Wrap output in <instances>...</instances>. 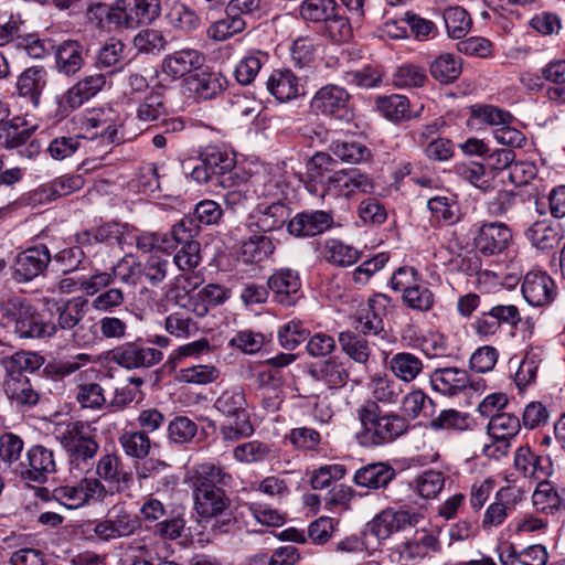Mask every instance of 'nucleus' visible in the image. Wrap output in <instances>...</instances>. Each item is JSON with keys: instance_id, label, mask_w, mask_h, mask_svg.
<instances>
[{"instance_id": "1", "label": "nucleus", "mask_w": 565, "mask_h": 565, "mask_svg": "<svg viewBox=\"0 0 565 565\" xmlns=\"http://www.w3.org/2000/svg\"><path fill=\"white\" fill-rule=\"evenodd\" d=\"M125 44L121 40L110 38L97 51L95 66L105 73L86 75L63 94L55 97V117L66 118L73 111L82 107L90 98L102 92L109 77L121 70L125 60Z\"/></svg>"}, {"instance_id": "2", "label": "nucleus", "mask_w": 565, "mask_h": 565, "mask_svg": "<svg viewBox=\"0 0 565 565\" xmlns=\"http://www.w3.org/2000/svg\"><path fill=\"white\" fill-rule=\"evenodd\" d=\"M362 429L356 438L364 447L390 444L405 435L409 422L399 413L384 412L375 402H364L356 411Z\"/></svg>"}, {"instance_id": "3", "label": "nucleus", "mask_w": 565, "mask_h": 565, "mask_svg": "<svg viewBox=\"0 0 565 565\" xmlns=\"http://www.w3.org/2000/svg\"><path fill=\"white\" fill-rule=\"evenodd\" d=\"M198 161L189 175L199 184L232 189L248 181V173L236 166L235 157L217 147H207L200 153Z\"/></svg>"}, {"instance_id": "4", "label": "nucleus", "mask_w": 565, "mask_h": 565, "mask_svg": "<svg viewBox=\"0 0 565 565\" xmlns=\"http://www.w3.org/2000/svg\"><path fill=\"white\" fill-rule=\"evenodd\" d=\"M233 477L223 467L202 462L193 467L191 483L198 514L220 512L231 503L224 488L230 487Z\"/></svg>"}, {"instance_id": "5", "label": "nucleus", "mask_w": 565, "mask_h": 565, "mask_svg": "<svg viewBox=\"0 0 565 565\" xmlns=\"http://www.w3.org/2000/svg\"><path fill=\"white\" fill-rule=\"evenodd\" d=\"M55 436L67 455L71 471L89 470L99 450L96 429L83 420L68 422L55 430Z\"/></svg>"}, {"instance_id": "6", "label": "nucleus", "mask_w": 565, "mask_h": 565, "mask_svg": "<svg viewBox=\"0 0 565 565\" xmlns=\"http://www.w3.org/2000/svg\"><path fill=\"white\" fill-rule=\"evenodd\" d=\"M141 519L127 505L126 502L114 504L104 520L94 524L93 532L104 541L128 537L140 531Z\"/></svg>"}, {"instance_id": "7", "label": "nucleus", "mask_w": 565, "mask_h": 565, "mask_svg": "<svg viewBox=\"0 0 565 565\" xmlns=\"http://www.w3.org/2000/svg\"><path fill=\"white\" fill-rule=\"evenodd\" d=\"M350 99L351 96L347 89L339 85L328 84L315 93L309 107L316 115L349 124L354 119Z\"/></svg>"}, {"instance_id": "8", "label": "nucleus", "mask_w": 565, "mask_h": 565, "mask_svg": "<svg viewBox=\"0 0 565 565\" xmlns=\"http://www.w3.org/2000/svg\"><path fill=\"white\" fill-rule=\"evenodd\" d=\"M374 183L369 174L359 169H342L332 172L323 180V192L320 196L351 199L358 194L371 193Z\"/></svg>"}, {"instance_id": "9", "label": "nucleus", "mask_w": 565, "mask_h": 565, "mask_svg": "<svg viewBox=\"0 0 565 565\" xmlns=\"http://www.w3.org/2000/svg\"><path fill=\"white\" fill-rule=\"evenodd\" d=\"M107 489L103 482L95 478H83L75 484H65L55 488L52 491V499L73 510L81 508L90 500L104 499Z\"/></svg>"}, {"instance_id": "10", "label": "nucleus", "mask_w": 565, "mask_h": 565, "mask_svg": "<svg viewBox=\"0 0 565 565\" xmlns=\"http://www.w3.org/2000/svg\"><path fill=\"white\" fill-rule=\"evenodd\" d=\"M111 362L127 370L149 369L163 359V353L146 347L141 340L124 343L109 351Z\"/></svg>"}, {"instance_id": "11", "label": "nucleus", "mask_w": 565, "mask_h": 565, "mask_svg": "<svg viewBox=\"0 0 565 565\" xmlns=\"http://www.w3.org/2000/svg\"><path fill=\"white\" fill-rule=\"evenodd\" d=\"M13 471L25 481L44 483L56 472L54 451L42 445H33L26 450V463H17Z\"/></svg>"}, {"instance_id": "12", "label": "nucleus", "mask_w": 565, "mask_h": 565, "mask_svg": "<svg viewBox=\"0 0 565 565\" xmlns=\"http://www.w3.org/2000/svg\"><path fill=\"white\" fill-rule=\"evenodd\" d=\"M290 210L278 200L271 203H258L248 214L246 226L252 233H270L284 227L289 218Z\"/></svg>"}, {"instance_id": "13", "label": "nucleus", "mask_w": 565, "mask_h": 565, "mask_svg": "<svg viewBox=\"0 0 565 565\" xmlns=\"http://www.w3.org/2000/svg\"><path fill=\"white\" fill-rule=\"evenodd\" d=\"M522 295L532 307H548L558 297L555 280L544 270H532L525 274L521 286Z\"/></svg>"}, {"instance_id": "14", "label": "nucleus", "mask_w": 565, "mask_h": 565, "mask_svg": "<svg viewBox=\"0 0 565 565\" xmlns=\"http://www.w3.org/2000/svg\"><path fill=\"white\" fill-rule=\"evenodd\" d=\"M512 231L502 222H484L473 234V246L483 256L503 253L512 243Z\"/></svg>"}, {"instance_id": "15", "label": "nucleus", "mask_w": 565, "mask_h": 565, "mask_svg": "<svg viewBox=\"0 0 565 565\" xmlns=\"http://www.w3.org/2000/svg\"><path fill=\"white\" fill-rule=\"evenodd\" d=\"M487 429L493 443L484 446V454L487 456L507 455L511 447V439L521 429V420L510 413L498 414L489 420Z\"/></svg>"}, {"instance_id": "16", "label": "nucleus", "mask_w": 565, "mask_h": 565, "mask_svg": "<svg viewBox=\"0 0 565 565\" xmlns=\"http://www.w3.org/2000/svg\"><path fill=\"white\" fill-rule=\"evenodd\" d=\"M390 298L379 294L370 298L352 317L353 328L363 335H376L384 330L383 318L387 313Z\"/></svg>"}, {"instance_id": "17", "label": "nucleus", "mask_w": 565, "mask_h": 565, "mask_svg": "<svg viewBox=\"0 0 565 565\" xmlns=\"http://www.w3.org/2000/svg\"><path fill=\"white\" fill-rule=\"evenodd\" d=\"M118 28H138L150 24L160 14V0H118Z\"/></svg>"}, {"instance_id": "18", "label": "nucleus", "mask_w": 565, "mask_h": 565, "mask_svg": "<svg viewBox=\"0 0 565 565\" xmlns=\"http://www.w3.org/2000/svg\"><path fill=\"white\" fill-rule=\"evenodd\" d=\"M419 520L418 513L408 510L385 509L367 524V531L379 540H385L407 526H415Z\"/></svg>"}, {"instance_id": "19", "label": "nucleus", "mask_w": 565, "mask_h": 565, "mask_svg": "<svg viewBox=\"0 0 565 565\" xmlns=\"http://www.w3.org/2000/svg\"><path fill=\"white\" fill-rule=\"evenodd\" d=\"M267 286L274 301L282 306H294L301 297L299 274L290 268L275 270L267 279Z\"/></svg>"}, {"instance_id": "20", "label": "nucleus", "mask_w": 565, "mask_h": 565, "mask_svg": "<svg viewBox=\"0 0 565 565\" xmlns=\"http://www.w3.org/2000/svg\"><path fill=\"white\" fill-rule=\"evenodd\" d=\"M96 476L100 482L114 486L121 493L129 490L134 483L132 469L122 463L117 454H104L96 462Z\"/></svg>"}, {"instance_id": "21", "label": "nucleus", "mask_w": 565, "mask_h": 565, "mask_svg": "<svg viewBox=\"0 0 565 565\" xmlns=\"http://www.w3.org/2000/svg\"><path fill=\"white\" fill-rule=\"evenodd\" d=\"M429 384L434 392L454 397L468 388L470 375L467 370L457 366L437 367L429 374Z\"/></svg>"}, {"instance_id": "22", "label": "nucleus", "mask_w": 565, "mask_h": 565, "mask_svg": "<svg viewBox=\"0 0 565 565\" xmlns=\"http://www.w3.org/2000/svg\"><path fill=\"white\" fill-rule=\"evenodd\" d=\"M204 62L202 52L186 47L168 54L162 61V72L172 79H180L194 74Z\"/></svg>"}, {"instance_id": "23", "label": "nucleus", "mask_w": 565, "mask_h": 565, "mask_svg": "<svg viewBox=\"0 0 565 565\" xmlns=\"http://www.w3.org/2000/svg\"><path fill=\"white\" fill-rule=\"evenodd\" d=\"M52 257L45 245L33 246L21 252L14 264L18 280L29 281L41 275L49 266Z\"/></svg>"}, {"instance_id": "24", "label": "nucleus", "mask_w": 565, "mask_h": 565, "mask_svg": "<svg viewBox=\"0 0 565 565\" xmlns=\"http://www.w3.org/2000/svg\"><path fill=\"white\" fill-rule=\"evenodd\" d=\"M522 492L513 487H503L497 494L495 500L486 510L481 525L483 530L498 527L504 523L509 512L514 509L518 501L521 500Z\"/></svg>"}, {"instance_id": "25", "label": "nucleus", "mask_w": 565, "mask_h": 565, "mask_svg": "<svg viewBox=\"0 0 565 565\" xmlns=\"http://www.w3.org/2000/svg\"><path fill=\"white\" fill-rule=\"evenodd\" d=\"M267 90L279 102H290L305 95L301 79L289 68H276L267 78Z\"/></svg>"}, {"instance_id": "26", "label": "nucleus", "mask_w": 565, "mask_h": 565, "mask_svg": "<svg viewBox=\"0 0 565 565\" xmlns=\"http://www.w3.org/2000/svg\"><path fill=\"white\" fill-rule=\"evenodd\" d=\"M333 224V216L326 211L301 212L292 217L287 230L296 237H310L322 234Z\"/></svg>"}, {"instance_id": "27", "label": "nucleus", "mask_w": 565, "mask_h": 565, "mask_svg": "<svg viewBox=\"0 0 565 565\" xmlns=\"http://www.w3.org/2000/svg\"><path fill=\"white\" fill-rule=\"evenodd\" d=\"M128 224L108 222L96 227L81 231L76 234V243L81 246L89 247L95 244H122L128 231Z\"/></svg>"}, {"instance_id": "28", "label": "nucleus", "mask_w": 565, "mask_h": 565, "mask_svg": "<svg viewBox=\"0 0 565 565\" xmlns=\"http://www.w3.org/2000/svg\"><path fill=\"white\" fill-rule=\"evenodd\" d=\"M55 68L64 76L76 75L85 65L84 46L76 40H66L55 47Z\"/></svg>"}, {"instance_id": "29", "label": "nucleus", "mask_w": 565, "mask_h": 565, "mask_svg": "<svg viewBox=\"0 0 565 565\" xmlns=\"http://www.w3.org/2000/svg\"><path fill=\"white\" fill-rule=\"evenodd\" d=\"M276 250L273 237L264 233H253L241 244L238 256L246 265H256L269 259Z\"/></svg>"}, {"instance_id": "30", "label": "nucleus", "mask_w": 565, "mask_h": 565, "mask_svg": "<svg viewBox=\"0 0 565 565\" xmlns=\"http://www.w3.org/2000/svg\"><path fill=\"white\" fill-rule=\"evenodd\" d=\"M309 374L315 381L322 382L330 390L343 387L349 380L345 363L333 356L311 365Z\"/></svg>"}, {"instance_id": "31", "label": "nucleus", "mask_w": 565, "mask_h": 565, "mask_svg": "<svg viewBox=\"0 0 565 565\" xmlns=\"http://www.w3.org/2000/svg\"><path fill=\"white\" fill-rule=\"evenodd\" d=\"M395 477V469L387 462H373L358 469L353 481L359 487L379 490L385 489Z\"/></svg>"}, {"instance_id": "32", "label": "nucleus", "mask_w": 565, "mask_h": 565, "mask_svg": "<svg viewBox=\"0 0 565 565\" xmlns=\"http://www.w3.org/2000/svg\"><path fill=\"white\" fill-rule=\"evenodd\" d=\"M3 390L6 396L17 407H32L40 399L39 393L26 375L6 374Z\"/></svg>"}, {"instance_id": "33", "label": "nucleus", "mask_w": 565, "mask_h": 565, "mask_svg": "<svg viewBox=\"0 0 565 565\" xmlns=\"http://www.w3.org/2000/svg\"><path fill=\"white\" fill-rule=\"evenodd\" d=\"M95 370H85L78 374L75 399L82 408L99 411L106 404L105 390L92 381Z\"/></svg>"}, {"instance_id": "34", "label": "nucleus", "mask_w": 565, "mask_h": 565, "mask_svg": "<svg viewBox=\"0 0 565 565\" xmlns=\"http://www.w3.org/2000/svg\"><path fill=\"white\" fill-rule=\"evenodd\" d=\"M46 84V70L42 66H32L21 73L17 82V89L19 95L28 98L33 107H39Z\"/></svg>"}, {"instance_id": "35", "label": "nucleus", "mask_w": 565, "mask_h": 565, "mask_svg": "<svg viewBox=\"0 0 565 565\" xmlns=\"http://www.w3.org/2000/svg\"><path fill=\"white\" fill-rule=\"evenodd\" d=\"M386 363L391 373L404 383L414 382L424 372L422 358L408 351L392 354Z\"/></svg>"}, {"instance_id": "36", "label": "nucleus", "mask_w": 565, "mask_h": 565, "mask_svg": "<svg viewBox=\"0 0 565 565\" xmlns=\"http://www.w3.org/2000/svg\"><path fill=\"white\" fill-rule=\"evenodd\" d=\"M224 77L220 73L201 71L185 77L188 89L202 100L216 97L224 88Z\"/></svg>"}, {"instance_id": "37", "label": "nucleus", "mask_w": 565, "mask_h": 565, "mask_svg": "<svg viewBox=\"0 0 565 565\" xmlns=\"http://www.w3.org/2000/svg\"><path fill=\"white\" fill-rule=\"evenodd\" d=\"M55 308L56 320L53 321L55 333L58 330H73L83 320L86 315L87 300L81 297L62 302H52Z\"/></svg>"}, {"instance_id": "38", "label": "nucleus", "mask_w": 565, "mask_h": 565, "mask_svg": "<svg viewBox=\"0 0 565 565\" xmlns=\"http://www.w3.org/2000/svg\"><path fill=\"white\" fill-rule=\"evenodd\" d=\"M247 402L242 387L224 391L215 401L214 408L231 420L249 419Z\"/></svg>"}, {"instance_id": "39", "label": "nucleus", "mask_w": 565, "mask_h": 565, "mask_svg": "<svg viewBox=\"0 0 565 565\" xmlns=\"http://www.w3.org/2000/svg\"><path fill=\"white\" fill-rule=\"evenodd\" d=\"M532 501L537 511L545 514H554L565 509V490L561 491L548 481L539 482L532 495Z\"/></svg>"}, {"instance_id": "40", "label": "nucleus", "mask_w": 565, "mask_h": 565, "mask_svg": "<svg viewBox=\"0 0 565 565\" xmlns=\"http://www.w3.org/2000/svg\"><path fill=\"white\" fill-rule=\"evenodd\" d=\"M14 330L20 338L43 339L51 338L55 334L53 321H45L33 306H31L29 312L18 321V324L14 326Z\"/></svg>"}, {"instance_id": "41", "label": "nucleus", "mask_w": 565, "mask_h": 565, "mask_svg": "<svg viewBox=\"0 0 565 565\" xmlns=\"http://www.w3.org/2000/svg\"><path fill=\"white\" fill-rule=\"evenodd\" d=\"M376 108L386 119L394 122L407 121L417 116L412 113L408 98L397 94L377 97Z\"/></svg>"}, {"instance_id": "42", "label": "nucleus", "mask_w": 565, "mask_h": 565, "mask_svg": "<svg viewBox=\"0 0 565 565\" xmlns=\"http://www.w3.org/2000/svg\"><path fill=\"white\" fill-rule=\"evenodd\" d=\"M137 102L136 117L140 121L152 122L163 119L167 115L164 96L160 89L151 88Z\"/></svg>"}, {"instance_id": "43", "label": "nucleus", "mask_w": 565, "mask_h": 565, "mask_svg": "<svg viewBox=\"0 0 565 565\" xmlns=\"http://www.w3.org/2000/svg\"><path fill=\"white\" fill-rule=\"evenodd\" d=\"M369 388L372 399L365 402H375V404H396L403 393L401 385L388 375H375L370 380Z\"/></svg>"}, {"instance_id": "44", "label": "nucleus", "mask_w": 565, "mask_h": 565, "mask_svg": "<svg viewBox=\"0 0 565 565\" xmlns=\"http://www.w3.org/2000/svg\"><path fill=\"white\" fill-rule=\"evenodd\" d=\"M455 173L463 181L488 192L494 188L493 175L486 170L482 163L476 161L457 163L454 167Z\"/></svg>"}, {"instance_id": "45", "label": "nucleus", "mask_w": 565, "mask_h": 565, "mask_svg": "<svg viewBox=\"0 0 565 565\" xmlns=\"http://www.w3.org/2000/svg\"><path fill=\"white\" fill-rule=\"evenodd\" d=\"M267 60L268 54L260 50L248 51L235 66L234 76L237 83L252 84Z\"/></svg>"}, {"instance_id": "46", "label": "nucleus", "mask_w": 565, "mask_h": 565, "mask_svg": "<svg viewBox=\"0 0 565 565\" xmlns=\"http://www.w3.org/2000/svg\"><path fill=\"white\" fill-rule=\"evenodd\" d=\"M462 71L461 60L454 54L443 53L429 65V73L441 84H451L458 79Z\"/></svg>"}, {"instance_id": "47", "label": "nucleus", "mask_w": 565, "mask_h": 565, "mask_svg": "<svg viewBox=\"0 0 565 565\" xmlns=\"http://www.w3.org/2000/svg\"><path fill=\"white\" fill-rule=\"evenodd\" d=\"M526 238L540 250L556 247L562 239L558 230L547 221L534 222L525 232Z\"/></svg>"}, {"instance_id": "48", "label": "nucleus", "mask_w": 565, "mask_h": 565, "mask_svg": "<svg viewBox=\"0 0 565 565\" xmlns=\"http://www.w3.org/2000/svg\"><path fill=\"white\" fill-rule=\"evenodd\" d=\"M341 350L354 362L365 365L371 355L367 340L353 331H343L339 334Z\"/></svg>"}, {"instance_id": "49", "label": "nucleus", "mask_w": 565, "mask_h": 565, "mask_svg": "<svg viewBox=\"0 0 565 565\" xmlns=\"http://www.w3.org/2000/svg\"><path fill=\"white\" fill-rule=\"evenodd\" d=\"M354 23L341 12L338 6L323 24V33L335 43L349 42L353 36Z\"/></svg>"}, {"instance_id": "50", "label": "nucleus", "mask_w": 565, "mask_h": 565, "mask_svg": "<svg viewBox=\"0 0 565 565\" xmlns=\"http://www.w3.org/2000/svg\"><path fill=\"white\" fill-rule=\"evenodd\" d=\"M330 152L347 163H361L371 158V150L358 141L333 140L329 146Z\"/></svg>"}, {"instance_id": "51", "label": "nucleus", "mask_w": 565, "mask_h": 565, "mask_svg": "<svg viewBox=\"0 0 565 565\" xmlns=\"http://www.w3.org/2000/svg\"><path fill=\"white\" fill-rule=\"evenodd\" d=\"M273 456L271 445L257 439L237 445L233 449V457L247 465L264 462Z\"/></svg>"}, {"instance_id": "52", "label": "nucleus", "mask_w": 565, "mask_h": 565, "mask_svg": "<svg viewBox=\"0 0 565 565\" xmlns=\"http://www.w3.org/2000/svg\"><path fill=\"white\" fill-rule=\"evenodd\" d=\"M443 18L447 33L452 39H462L471 30V17L462 7L455 6L446 8L444 10Z\"/></svg>"}, {"instance_id": "53", "label": "nucleus", "mask_w": 565, "mask_h": 565, "mask_svg": "<svg viewBox=\"0 0 565 565\" xmlns=\"http://www.w3.org/2000/svg\"><path fill=\"white\" fill-rule=\"evenodd\" d=\"M44 363V359L34 352L20 351L2 360L6 374L25 375L24 372H34Z\"/></svg>"}, {"instance_id": "54", "label": "nucleus", "mask_w": 565, "mask_h": 565, "mask_svg": "<svg viewBox=\"0 0 565 565\" xmlns=\"http://www.w3.org/2000/svg\"><path fill=\"white\" fill-rule=\"evenodd\" d=\"M118 443L127 457L140 460L148 457L151 450V439L143 433L138 430H126L119 438Z\"/></svg>"}, {"instance_id": "55", "label": "nucleus", "mask_w": 565, "mask_h": 565, "mask_svg": "<svg viewBox=\"0 0 565 565\" xmlns=\"http://www.w3.org/2000/svg\"><path fill=\"white\" fill-rule=\"evenodd\" d=\"M427 404L434 408V401L423 391V390H413L403 396L401 399V414L406 417V419H416L423 413L425 416H431L433 411L427 413Z\"/></svg>"}, {"instance_id": "56", "label": "nucleus", "mask_w": 565, "mask_h": 565, "mask_svg": "<svg viewBox=\"0 0 565 565\" xmlns=\"http://www.w3.org/2000/svg\"><path fill=\"white\" fill-rule=\"evenodd\" d=\"M167 20L172 28L182 32H192L201 24L195 11L182 2H174L171 6Z\"/></svg>"}, {"instance_id": "57", "label": "nucleus", "mask_w": 565, "mask_h": 565, "mask_svg": "<svg viewBox=\"0 0 565 565\" xmlns=\"http://www.w3.org/2000/svg\"><path fill=\"white\" fill-rule=\"evenodd\" d=\"M323 253L324 258L329 263L342 267L353 265L361 257V253L356 248L347 245L339 239L327 241Z\"/></svg>"}, {"instance_id": "58", "label": "nucleus", "mask_w": 565, "mask_h": 565, "mask_svg": "<svg viewBox=\"0 0 565 565\" xmlns=\"http://www.w3.org/2000/svg\"><path fill=\"white\" fill-rule=\"evenodd\" d=\"M402 300L409 309L427 312L431 310L435 305V295L428 287V284L422 280L403 294Z\"/></svg>"}, {"instance_id": "59", "label": "nucleus", "mask_w": 565, "mask_h": 565, "mask_svg": "<svg viewBox=\"0 0 565 565\" xmlns=\"http://www.w3.org/2000/svg\"><path fill=\"white\" fill-rule=\"evenodd\" d=\"M247 22L237 13L226 12V17L216 21L209 28V36L215 41H225L231 36L243 32Z\"/></svg>"}, {"instance_id": "60", "label": "nucleus", "mask_w": 565, "mask_h": 565, "mask_svg": "<svg viewBox=\"0 0 565 565\" xmlns=\"http://www.w3.org/2000/svg\"><path fill=\"white\" fill-rule=\"evenodd\" d=\"M220 377V370L211 364H199L183 367L177 373V381L186 384L205 385Z\"/></svg>"}, {"instance_id": "61", "label": "nucleus", "mask_w": 565, "mask_h": 565, "mask_svg": "<svg viewBox=\"0 0 565 565\" xmlns=\"http://www.w3.org/2000/svg\"><path fill=\"white\" fill-rule=\"evenodd\" d=\"M258 380L262 384L260 386V396H262V406L268 413H275L279 409L280 404L282 403L281 391L277 386V384L270 385L269 382L277 381L276 373H273L270 370L262 371L258 374Z\"/></svg>"}, {"instance_id": "62", "label": "nucleus", "mask_w": 565, "mask_h": 565, "mask_svg": "<svg viewBox=\"0 0 565 565\" xmlns=\"http://www.w3.org/2000/svg\"><path fill=\"white\" fill-rule=\"evenodd\" d=\"M310 331L301 320L292 319L278 330V340L286 350H295L309 338Z\"/></svg>"}, {"instance_id": "63", "label": "nucleus", "mask_w": 565, "mask_h": 565, "mask_svg": "<svg viewBox=\"0 0 565 565\" xmlns=\"http://www.w3.org/2000/svg\"><path fill=\"white\" fill-rule=\"evenodd\" d=\"M164 329L173 337L186 339L196 333L199 326L186 312L174 311L167 316Z\"/></svg>"}, {"instance_id": "64", "label": "nucleus", "mask_w": 565, "mask_h": 565, "mask_svg": "<svg viewBox=\"0 0 565 565\" xmlns=\"http://www.w3.org/2000/svg\"><path fill=\"white\" fill-rule=\"evenodd\" d=\"M338 6L335 0H303L300 15L306 21L324 24Z\"/></svg>"}]
</instances>
